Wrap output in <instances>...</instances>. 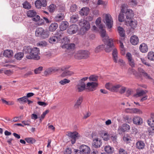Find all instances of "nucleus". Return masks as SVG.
<instances>
[{
  "label": "nucleus",
  "instance_id": "obj_1",
  "mask_svg": "<svg viewBox=\"0 0 154 154\" xmlns=\"http://www.w3.org/2000/svg\"><path fill=\"white\" fill-rule=\"evenodd\" d=\"M39 54V49L37 47H35L32 48L30 55H27L26 57L28 59L38 60L40 58Z\"/></svg>",
  "mask_w": 154,
  "mask_h": 154
},
{
  "label": "nucleus",
  "instance_id": "obj_2",
  "mask_svg": "<svg viewBox=\"0 0 154 154\" xmlns=\"http://www.w3.org/2000/svg\"><path fill=\"white\" fill-rule=\"evenodd\" d=\"M49 32L47 30H44L43 28H37L35 32V35L43 39L47 38L49 36Z\"/></svg>",
  "mask_w": 154,
  "mask_h": 154
},
{
  "label": "nucleus",
  "instance_id": "obj_3",
  "mask_svg": "<svg viewBox=\"0 0 154 154\" xmlns=\"http://www.w3.org/2000/svg\"><path fill=\"white\" fill-rule=\"evenodd\" d=\"M69 42V40L67 37L63 38L60 42L62 44L61 46L62 48L68 50L73 49L75 47V44H68Z\"/></svg>",
  "mask_w": 154,
  "mask_h": 154
},
{
  "label": "nucleus",
  "instance_id": "obj_4",
  "mask_svg": "<svg viewBox=\"0 0 154 154\" xmlns=\"http://www.w3.org/2000/svg\"><path fill=\"white\" fill-rule=\"evenodd\" d=\"M89 52L86 50L79 51L75 55V57L78 59H86L89 57Z\"/></svg>",
  "mask_w": 154,
  "mask_h": 154
},
{
  "label": "nucleus",
  "instance_id": "obj_5",
  "mask_svg": "<svg viewBox=\"0 0 154 154\" xmlns=\"http://www.w3.org/2000/svg\"><path fill=\"white\" fill-rule=\"evenodd\" d=\"M63 33L60 31L57 32L56 34L51 37L49 39V42L51 44H55L58 42L62 37Z\"/></svg>",
  "mask_w": 154,
  "mask_h": 154
},
{
  "label": "nucleus",
  "instance_id": "obj_6",
  "mask_svg": "<svg viewBox=\"0 0 154 154\" xmlns=\"http://www.w3.org/2000/svg\"><path fill=\"white\" fill-rule=\"evenodd\" d=\"M79 25L81 27V31L84 32L88 30L90 28V25L89 22L84 20L80 21Z\"/></svg>",
  "mask_w": 154,
  "mask_h": 154
},
{
  "label": "nucleus",
  "instance_id": "obj_7",
  "mask_svg": "<svg viewBox=\"0 0 154 154\" xmlns=\"http://www.w3.org/2000/svg\"><path fill=\"white\" fill-rule=\"evenodd\" d=\"M104 22L108 29H110L112 27L113 24V21L110 14H106Z\"/></svg>",
  "mask_w": 154,
  "mask_h": 154
},
{
  "label": "nucleus",
  "instance_id": "obj_8",
  "mask_svg": "<svg viewBox=\"0 0 154 154\" xmlns=\"http://www.w3.org/2000/svg\"><path fill=\"white\" fill-rule=\"evenodd\" d=\"M121 11L122 13L125 14L127 20L133 19L134 14L133 11L132 10L123 8L121 9Z\"/></svg>",
  "mask_w": 154,
  "mask_h": 154
},
{
  "label": "nucleus",
  "instance_id": "obj_9",
  "mask_svg": "<svg viewBox=\"0 0 154 154\" xmlns=\"http://www.w3.org/2000/svg\"><path fill=\"white\" fill-rule=\"evenodd\" d=\"M68 135L70 137L71 141L72 144H74L76 140L81 137V135L77 132H69Z\"/></svg>",
  "mask_w": 154,
  "mask_h": 154
},
{
  "label": "nucleus",
  "instance_id": "obj_10",
  "mask_svg": "<svg viewBox=\"0 0 154 154\" xmlns=\"http://www.w3.org/2000/svg\"><path fill=\"white\" fill-rule=\"evenodd\" d=\"M112 39H108L107 44L105 47V50L106 52H109L114 48Z\"/></svg>",
  "mask_w": 154,
  "mask_h": 154
},
{
  "label": "nucleus",
  "instance_id": "obj_11",
  "mask_svg": "<svg viewBox=\"0 0 154 154\" xmlns=\"http://www.w3.org/2000/svg\"><path fill=\"white\" fill-rule=\"evenodd\" d=\"M98 85V83L96 82H89L86 85V89L90 91H93L96 89V88Z\"/></svg>",
  "mask_w": 154,
  "mask_h": 154
},
{
  "label": "nucleus",
  "instance_id": "obj_12",
  "mask_svg": "<svg viewBox=\"0 0 154 154\" xmlns=\"http://www.w3.org/2000/svg\"><path fill=\"white\" fill-rule=\"evenodd\" d=\"M130 128V126L129 125L126 124H124L122 126H119L118 131L119 134H122L123 132L128 131Z\"/></svg>",
  "mask_w": 154,
  "mask_h": 154
},
{
  "label": "nucleus",
  "instance_id": "obj_13",
  "mask_svg": "<svg viewBox=\"0 0 154 154\" xmlns=\"http://www.w3.org/2000/svg\"><path fill=\"white\" fill-rule=\"evenodd\" d=\"M69 68V67L68 66H64L61 67V70L64 71L61 75L62 76L71 75L73 74V72H72L67 70Z\"/></svg>",
  "mask_w": 154,
  "mask_h": 154
},
{
  "label": "nucleus",
  "instance_id": "obj_14",
  "mask_svg": "<svg viewBox=\"0 0 154 154\" xmlns=\"http://www.w3.org/2000/svg\"><path fill=\"white\" fill-rule=\"evenodd\" d=\"M78 29V25L72 24L70 25L67 30L68 33L71 35L75 33Z\"/></svg>",
  "mask_w": 154,
  "mask_h": 154
},
{
  "label": "nucleus",
  "instance_id": "obj_15",
  "mask_svg": "<svg viewBox=\"0 0 154 154\" xmlns=\"http://www.w3.org/2000/svg\"><path fill=\"white\" fill-rule=\"evenodd\" d=\"M75 88L78 92H82L86 89L85 83L84 82H82V81H79L78 83L76 85Z\"/></svg>",
  "mask_w": 154,
  "mask_h": 154
},
{
  "label": "nucleus",
  "instance_id": "obj_16",
  "mask_svg": "<svg viewBox=\"0 0 154 154\" xmlns=\"http://www.w3.org/2000/svg\"><path fill=\"white\" fill-rule=\"evenodd\" d=\"M126 24L127 25H129L130 26L132 29H133L136 28L137 26V21L131 19L129 20H126Z\"/></svg>",
  "mask_w": 154,
  "mask_h": 154
},
{
  "label": "nucleus",
  "instance_id": "obj_17",
  "mask_svg": "<svg viewBox=\"0 0 154 154\" xmlns=\"http://www.w3.org/2000/svg\"><path fill=\"white\" fill-rule=\"evenodd\" d=\"M125 111L127 112L130 113H134L138 114H142L143 113V112L141 110L137 108H128L126 109Z\"/></svg>",
  "mask_w": 154,
  "mask_h": 154
},
{
  "label": "nucleus",
  "instance_id": "obj_18",
  "mask_svg": "<svg viewBox=\"0 0 154 154\" xmlns=\"http://www.w3.org/2000/svg\"><path fill=\"white\" fill-rule=\"evenodd\" d=\"M145 144L143 141L140 140L136 143V148L139 150L143 149L145 147Z\"/></svg>",
  "mask_w": 154,
  "mask_h": 154
},
{
  "label": "nucleus",
  "instance_id": "obj_19",
  "mask_svg": "<svg viewBox=\"0 0 154 154\" xmlns=\"http://www.w3.org/2000/svg\"><path fill=\"white\" fill-rule=\"evenodd\" d=\"M101 141L98 138L93 140V146L95 148L100 147L102 145Z\"/></svg>",
  "mask_w": 154,
  "mask_h": 154
},
{
  "label": "nucleus",
  "instance_id": "obj_20",
  "mask_svg": "<svg viewBox=\"0 0 154 154\" xmlns=\"http://www.w3.org/2000/svg\"><path fill=\"white\" fill-rule=\"evenodd\" d=\"M80 149L82 151L83 153H90L91 149L90 148L85 145H82L80 147Z\"/></svg>",
  "mask_w": 154,
  "mask_h": 154
},
{
  "label": "nucleus",
  "instance_id": "obj_21",
  "mask_svg": "<svg viewBox=\"0 0 154 154\" xmlns=\"http://www.w3.org/2000/svg\"><path fill=\"white\" fill-rule=\"evenodd\" d=\"M139 49L142 53H146L148 51V48L147 45L144 43H142L139 46Z\"/></svg>",
  "mask_w": 154,
  "mask_h": 154
},
{
  "label": "nucleus",
  "instance_id": "obj_22",
  "mask_svg": "<svg viewBox=\"0 0 154 154\" xmlns=\"http://www.w3.org/2000/svg\"><path fill=\"white\" fill-rule=\"evenodd\" d=\"M69 26L68 23L66 21H62L60 26V28L61 32L65 30ZM62 33V32H61Z\"/></svg>",
  "mask_w": 154,
  "mask_h": 154
},
{
  "label": "nucleus",
  "instance_id": "obj_23",
  "mask_svg": "<svg viewBox=\"0 0 154 154\" xmlns=\"http://www.w3.org/2000/svg\"><path fill=\"white\" fill-rule=\"evenodd\" d=\"M99 28L100 29L101 36L102 38L105 37L107 39H108L109 37L106 35V31L103 29V26L102 24H100L99 26Z\"/></svg>",
  "mask_w": 154,
  "mask_h": 154
},
{
  "label": "nucleus",
  "instance_id": "obj_24",
  "mask_svg": "<svg viewBox=\"0 0 154 154\" xmlns=\"http://www.w3.org/2000/svg\"><path fill=\"white\" fill-rule=\"evenodd\" d=\"M139 39L137 36L134 35L132 36L130 38V42L132 45H136L139 42Z\"/></svg>",
  "mask_w": 154,
  "mask_h": 154
},
{
  "label": "nucleus",
  "instance_id": "obj_25",
  "mask_svg": "<svg viewBox=\"0 0 154 154\" xmlns=\"http://www.w3.org/2000/svg\"><path fill=\"white\" fill-rule=\"evenodd\" d=\"M133 122L134 124L140 125L142 122V119L139 116H134L133 119Z\"/></svg>",
  "mask_w": 154,
  "mask_h": 154
},
{
  "label": "nucleus",
  "instance_id": "obj_26",
  "mask_svg": "<svg viewBox=\"0 0 154 154\" xmlns=\"http://www.w3.org/2000/svg\"><path fill=\"white\" fill-rule=\"evenodd\" d=\"M89 9L85 7L82 8L79 11V14L82 16L87 15L89 12Z\"/></svg>",
  "mask_w": 154,
  "mask_h": 154
},
{
  "label": "nucleus",
  "instance_id": "obj_27",
  "mask_svg": "<svg viewBox=\"0 0 154 154\" xmlns=\"http://www.w3.org/2000/svg\"><path fill=\"white\" fill-rule=\"evenodd\" d=\"M64 18V14L63 13H60L57 14L54 18L55 20L57 22H60L63 20Z\"/></svg>",
  "mask_w": 154,
  "mask_h": 154
},
{
  "label": "nucleus",
  "instance_id": "obj_28",
  "mask_svg": "<svg viewBox=\"0 0 154 154\" xmlns=\"http://www.w3.org/2000/svg\"><path fill=\"white\" fill-rule=\"evenodd\" d=\"M58 24L56 23H54L51 24L49 27V30L50 31L54 32L58 28Z\"/></svg>",
  "mask_w": 154,
  "mask_h": 154
},
{
  "label": "nucleus",
  "instance_id": "obj_29",
  "mask_svg": "<svg viewBox=\"0 0 154 154\" xmlns=\"http://www.w3.org/2000/svg\"><path fill=\"white\" fill-rule=\"evenodd\" d=\"M13 55V51L10 50H7L4 51L3 53L4 56L6 57H10Z\"/></svg>",
  "mask_w": 154,
  "mask_h": 154
},
{
  "label": "nucleus",
  "instance_id": "obj_30",
  "mask_svg": "<svg viewBox=\"0 0 154 154\" xmlns=\"http://www.w3.org/2000/svg\"><path fill=\"white\" fill-rule=\"evenodd\" d=\"M138 71L140 73L141 75L144 76L146 78L150 79V77L147 73L145 72V71L141 68H138Z\"/></svg>",
  "mask_w": 154,
  "mask_h": 154
},
{
  "label": "nucleus",
  "instance_id": "obj_31",
  "mask_svg": "<svg viewBox=\"0 0 154 154\" xmlns=\"http://www.w3.org/2000/svg\"><path fill=\"white\" fill-rule=\"evenodd\" d=\"M83 100L82 97H79L78 98L74 105V107L75 109H77L79 108V106L81 105Z\"/></svg>",
  "mask_w": 154,
  "mask_h": 154
},
{
  "label": "nucleus",
  "instance_id": "obj_32",
  "mask_svg": "<svg viewBox=\"0 0 154 154\" xmlns=\"http://www.w3.org/2000/svg\"><path fill=\"white\" fill-rule=\"evenodd\" d=\"M36 14L37 13L34 10H29L27 11V16L30 17H33L35 16Z\"/></svg>",
  "mask_w": 154,
  "mask_h": 154
},
{
  "label": "nucleus",
  "instance_id": "obj_33",
  "mask_svg": "<svg viewBox=\"0 0 154 154\" xmlns=\"http://www.w3.org/2000/svg\"><path fill=\"white\" fill-rule=\"evenodd\" d=\"M32 48L29 46H25L23 48V54H28L30 55Z\"/></svg>",
  "mask_w": 154,
  "mask_h": 154
},
{
  "label": "nucleus",
  "instance_id": "obj_34",
  "mask_svg": "<svg viewBox=\"0 0 154 154\" xmlns=\"http://www.w3.org/2000/svg\"><path fill=\"white\" fill-rule=\"evenodd\" d=\"M121 87V85L120 84H117L115 85H113L111 89V91L113 92H119V88Z\"/></svg>",
  "mask_w": 154,
  "mask_h": 154
},
{
  "label": "nucleus",
  "instance_id": "obj_35",
  "mask_svg": "<svg viewBox=\"0 0 154 154\" xmlns=\"http://www.w3.org/2000/svg\"><path fill=\"white\" fill-rule=\"evenodd\" d=\"M118 31L120 36L121 37H124L125 36V31L123 29L121 26L118 27Z\"/></svg>",
  "mask_w": 154,
  "mask_h": 154
},
{
  "label": "nucleus",
  "instance_id": "obj_36",
  "mask_svg": "<svg viewBox=\"0 0 154 154\" xmlns=\"http://www.w3.org/2000/svg\"><path fill=\"white\" fill-rule=\"evenodd\" d=\"M24 54L22 52H19L15 55V58L17 60H21L23 57Z\"/></svg>",
  "mask_w": 154,
  "mask_h": 154
},
{
  "label": "nucleus",
  "instance_id": "obj_37",
  "mask_svg": "<svg viewBox=\"0 0 154 154\" xmlns=\"http://www.w3.org/2000/svg\"><path fill=\"white\" fill-rule=\"evenodd\" d=\"M123 140L127 144L130 143L131 141V137L127 134L126 135L123 137Z\"/></svg>",
  "mask_w": 154,
  "mask_h": 154
},
{
  "label": "nucleus",
  "instance_id": "obj_38",
  "mask_svg": "<svg viewBox=\"0 0 154 154\" xmlns=\"http://www.w3.org/2000/svg\"><path fill=\"white\" fill-rule=\"evenodd\" d=\"M22 97L17 99V101H18L20 104H23L27 102V97Z\"/></svg>",
  "mask_w": 154,
  "mask_h": 154
},
{
  "label": "nucleus",
  "instance_id": "obj_39",
  "mask_svg": "<svg viewBox=\"0 0 154 154\" xmlns=\"http://www.w3.org/2000/svg\"><path fill=\"white\" fill-rule=\"evenodd\" d=\"M102 137L104 140L107 141L110 139V136L107 132H105L102 134Z\"/></svg>",
  "mask_w": 154,
  "mask_h": 154
},
{
  "label": "nucleus",
  "instance_id": "obj_40",
  "mask_svg": "<svg viewBox=\"0 0 154 154\" xmlns=\"http://www.w3.org/2000/svg\"><path fill=\"white\" fill-rule=\"evenodd\" d=\"M148 58L150 60L154 61V52H149L147 55Z\"/></svg>",
  "mask_w": 154,
  "mask_h": 154
},
{
  "label": "nucleus",
  "instance_id": "obj_41",
  "mask_svg": "<svg viewBox=\"0 0 154 154\" xmlns=\"http://www.w3.org/2000/svg\"><path fill=\"white\" fill-rule=\"evenodd\" d=\"M78 15H73L70 18V22L72 23H75L78 20Z\"/></svg>",
  "mask_w": 154,
  "mask_h": 154
},
{
  "label": "nucleus",
  "instance_id": "obj_42",
  "mask_svg": "<svg viewBox=\"0 0 154 154\" xmlns=\"http://www.w3.org/2000/svg\"><path fill=\"white\" fill-rule=\"evenodd\" d=\"M105 151L107 153H111L112 152L113 149L109 146H106L104 148Z\"/></svg>",
  "mask_w": 154,
  "mask_h": 154
},
{
  "label": "nucleus",
  "instance_id": "obj_43",
  "mask_svg": "<svg viewBox=\"0 0 154 154\" xmlns=\"http://www.w3.org/2000/svg\"><path fill=\"white\" fill-rule=\"evenodd\" d=\"M98 77L95 75H91L89 78L90 81L97 82L98 80Z\"/></svg>",
  "mask_w": 154,
  "mask_h": 154
},
{
  "label": "nucleus",
  "instance_id": "obj_44",
  "mask_svg": "<svg viewBox=\"0 0 154 154\" xmlns=\"http://www.w3.org/2000/svg\"><path fill=\"white\" fill-rule=\"evenodd\" d=\"M25 140L28 143L33 144L35 142V140L34 138L31 137L26 138Z\"/></svg>",
  "mask_w": 154,
  "mask_h": 154
},
{
  "label": "nucleus",
  "instance_id": "obj_45",
  "mask_svg": "<svg viewBox=\"0 0 154 154\" xmlns=\"http://www.w3.org/2000/svg\"><path fill=\"white\" fill-rule=\"evenodd\" d=\"M134 91L133 89L127 88L126 94L130 96L134 93Z\"/></svg>",
  "mask_w": 154,
  "mask_h": 154
},
{
  "label": "nucleus",
  "instance_id": "obj_46",
  "mask_svg": "<svg viewBox=\"0 0 154 154\" xmlns=\"http://www.w3.org/2000/svg\"><path fill=\"white\" fill-rule=\"evenodd\" d=\"M47 45V43L45 41H42L39 42L37 44V46H40L42 47H45Z\"/></svg>",
  "mask_w": 154,
  "mask_h": 154
},
{
  "label": "nucleus",
  "instance_id": "obj_47",
  "mask_svg": "<svg viewBox=\"0 0 154 154\" xmlns=\"http://www.w3.org/2000/svg\"><path fill=\"white\" fill-rule=\"evenodd\" d=\"M148 125L150 127H154V119H149L147 120Z\"/></svg>",
  "mask_w": 154,
  "mask_h": 154
},
{
  "label": "nucleus",
  "instance_id": "obj_48",
  "mask_svg": "<svg viewBox=\"0 0 154 154\" xmlns=\"http://www.w3.org/2000/svg\"><path fill=\"white\" fill-rule=\"evenodd\" d=\"M23 5L24 8L27 9L30 8L31 7L30 4L27 2H24Z\"/></svg>",
  "mask_w": 154,
  "mask_h": 154
},
{
  "label": "nucleus",
  "instance_id": "obj_49",
  "mask_svg": "<svg viewBox=\"0 0 154 154\" xmlns=\"http://www.w3.org/2000/svg\"><path fill=\"white\" fill-rule=\"evenodd\" d=\"M119 43L120 44V47L121 50V53L122 54H125V50L124 48V46L123 44L121 41H119Z\"/></svg>",
  "mask_w": 154,
  "mask_h": 154
},
{
  "label": "nucleus",
  "instance_id": "obj_50",
  "mask_svg": "<svg viewBox=\"0 0 154 154\" xmlns=\"http://www.w3.org/2000/svg\"><path fill=\"white\" fill-rule=\"evenodd\" d=\"M105 48V45H101L98 46L95 49V52L96 53H98L100 52L101 50H102Z\"/></svg>",
  "mask_w": 154,
  "mask_h": 154
},
{
  "label": "nucleus",
  "instance_id": "obj_51",
  "mask_svg": "<svg viewBox=\"0 0 154 154\" xmlns=\"http://www.w3.org/2000/svg\"><path fill=\"white\" fill-rule=\"evenodd\" d=\"M70 80L66 79H64L63 80L60 81L59 83L62 85H64L67 83H69Z\"/></svg>",
  "mask_w": 154,
  "mask_h": 154
},
{
  "label": "nucleus",
  "instance_id": "obj_52",
  "mask_svg": "<svg viewBox=\"0 0 154 154\" xmlns=\"http://www.w3.org/2000/svg\"><path fill=\"white\" fill-rule=\"evenodd\" d=\"M120 89L119 91V93L121 94H124L126 91V90L127 89V88L125 87L124 86H122L121 85V87L120 88Z\"/></svg>",
  "mask_w": 154,
  "mask_h": 154
},
{
  "label": "nucleus",
  "instance_id": "obj_53",
  "mask_svg": "<svg viewBox=\"0 0 154 154\" xmlns=\"http://www.w3.org/2000/svg\"><path fill=\"white\" fill-rule=\"evenodd\" d=\"M35 5L37 8H40L42 6L41 2L40 0H37L35 2Z\"/></svg>",
  "mask_w": 154,
  "mask_h": 154
},
{
  "label": "nucleus",
  "instance_id": "obj_54",
  "mask_svg": "<svg viewBox=\"0 0 154 154\" xmlns=\"http://www.w3.org/2000/svg\"><path fill=\"white\" fill-rule=\"evenodd\" d=\"M148 131L149 135L152 136L154 135V127H152L148 128Z\"/></svg>",
  "mask_w": 154,
  "mask_h": 154
},
{
  "label": "nucleus",
  "instance_id": "obj_55",
  "mask_svg": "<svg viewBox=\"0 0 154 154\" xmlns=\"http://www.w3.org/2000/svg\"><path fill=\"white\" fill-rule=\"evenodd\" d=\"M123 13H122L121 11V13L119 15V20L120 22H122L124 20V15Z\"/></svg>",
  "mask_w": 154,
  "mask_h": 154
},
{
  "label": "nucleus",
  "instance_id": "obj_56",
  "mask_svg": "<svg viewBox=\"0 0 154 154\" xmlns=\"http://www.w3.org/2000/svg\"><path fill=\"white\" fill-rule=\"evenodd\" d=\"M56 6L55 5L52 4L50 5L49 7V11L51 12H52L55 10Z\"/></svg>",
  "mask_w": 154,
  "mask_h": 154
},
{
  "label": "nucleus",
  "instance_id": "obj_57",
  "mask_svg": "<svg viewBox=\"0 0 154 154\" xmlns=\"http://www.w3.org/2000/svg\"><path fill=\"white\" fill-rule=\"evenodd\" d=\"M113 85L110 83H108L105 84V88L110 91H111L112 88V87Z\"/></svg>",
  "mask_w": 154,
  "mask_h": 154
},
{
  "label": "nucleus",
  "instance_id": "obj_58",
  "mask_svg": "<svg viewBox=\"0 0 154 154\" xmlns=\"http://www.w3.org/2000/svg\"><path fill=\"white\" fill-rule=\"evenodd\" d=\"M43 67L40 66L34 70V72L35 74H38L40 73L41 71L42 70Z\"/></svg>",
  "mask_w": 154,
  "mask_h": 154
},
{
  "label": "nucleus",
  "instance_id": "obj_59",
  "mask_svg": "<svg viewBox=\"0 0 154 154\" xmlns=\"http://www.w3.org/2000/svg\"><path fill=\"white\" fill-rule=\"evenodd\" d=\"M145 94V92L144 91L140 90L139 91H137L136 94L134 96H135L137 95H138L139 96H141L144 95Z\"/></svg>",
  "mask_w": 154,
  "mask_h": 154
},
{
  "label": "nucleus",
  "instance_id": "obj_60",
  "mask_svg": "<svg viewBox=\"0 0 154 154\" xmlns=\"http://www.w3.org/2000/svg\"><path fill=\"white\" fill-rule=\"evenodd\" d=\"M119 154H128L127 151L122 148L119 149Z\"/></svg>",
  "mask_w": 154,
  "mask_h": 154
},
{
  "label": "nucleus",
  "instance_id": "obj_61",
  "mask_svg": "<svg viewBox=\"0 0 154 154\" xmlns=\"http://www.w3.org/2000/svg\"><path fill=\"white\" fill-rule=\"evenodd\" d=\"M72 152V150L71 148H66L64 152V154H71Z\"/></svg>",
  "mask_w": 154,
  "mask_h": 154
},
{
  "label": "nucleus",
  "instance_id": "obj_62",
  "mask_svg": "<svg viewBox=\"0 0 154 154\" xmlns=\"http://www.w3.org/2000/svg\"><path fill=\"white\" fill-rule=\"evenodd\" d=\"M112 58L114 61L117 63L118 62V54H112Z\"/></svg>",
  "mask_w": 154,
  "mask_h": 154
},
{
  "label": "nucleus",
  "instance_id": "obj_63",
  "mask_svg": "<svg viewBox=\"0 0 154 154\" xmlns=\"http://www.w3.org/2000/svg\"><path fill=\"white\" fill-rule=\"evenodd\" d=\"M77 9V6L75 4L72 5L70 8V10L71 12H75Z\"/></svg>",
  "mask_w": 154,
  "mask_h": 154
},
{
  "label": "nucleus",
  "instance_id": "obj_64",
  "mask_svg": "<svg viewBox=\"0 0 154 154\" xmlns=\"http://www.w3.org/2000/svg\"><path fill=\"white\" fill-rule=\"evenodd\" d=\"M110 138L113 141H115L116 138L117 136L115 134H111L110 135Z\"/></svg>",
  "mask_w": 154,
  "mask_h": 154
}]
</instances>
